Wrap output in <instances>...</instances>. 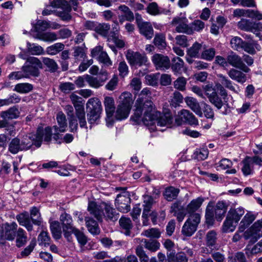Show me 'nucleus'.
<instances>
[{"instance_id":"1","label":"nucleus","mask_w":262,"mask_h":262,"mask_svg":"<svg viewBox=\"0 0 262 262\" xmlns=\"http://www.w3.org/2000/svg\"><path fill=\"white\" fill-rule=\"evenodd\" d=\"M151 93L149 88H144L139 95L136 101L133 119L137 123L143 124H150L151 120L147 119L150 115H158V113H154L155 105L148 98Z\"/></svg>"},{"instance_id":"2","label":"nucleus","mask_w":262,"mask_h":262,"mask_svg":"<svg viewBox=\"0 0 262 262\" xmlns=\"http://www.w3.org/2000/svg\"><path fill=\"white\" fill-rule=\"evenodd\" d=\"M79 0H50L49 5L42 11L43 15H57L58 16H71L76 15L73 11H78ZM77 15L79 16L78 14Z\"/></svg>"},{"instance_id":"3","label":"nucleus","mask_w":262,"mask_h":262,"mask_svg":"<svg viewBox=\"0 0 262 262\" xmlns=\"http://www.w3.org/2000/svg\"><path fill=\"white\" fill-rule=\"evenodd\" d=\"M88 210L91 214L98 221H102L104 216L107 220L115 221L119 217L118 214L116 213L115 209L110 205L102 203L100 205H98L94 202H90L88 207Z\"/></svg>"},{"instance_id":"4","label":"nucleus","mask_w":262,"mask_h":262,"mask_svg":"<svg viewBox=\"0 0 262 262\" xmlns=\"http://www.w3.org/2000/svg\"><path fill=\"white\" fill-rule=\"evenodd\" d=\"M244 213L245 210L243 207L230 209L223 223L222 231L225 233L233 232Z\"/></svg>"},{"instance_id":"5","label":"nucleus","mask_w":262,"mask_h":262,"mask_svg":"<svg viewBox=\"0 0 262 262\" xmlns=\"http://www.w3.org/2000/svg\"><path fill=\"white\" fill-rule=\"evenodd\" d=\"M120 103L118 105L116 112V118L122 120L128 117L133 103L132 94L129 92H124L120 96Z\"/></svg>"},{"instance_id":"6","label":"nucleus","mask_w":262,"mask_h":262,"mask_svg":"<svg viewBox=\"0 0 262 262\" xmlns=\"http://www.w3.org/2000/svg\"><path fill=\"white\" fill-rule=\"evenodd\" d=\"M201 222V214L194 213L189 215L182 228V234L187 237L192 236L196 231Z\"/></svg>"},{"instance_id":"7","label":"nucleus","mask_w":262,"mask_h":262,"mask_svg":"<svg viewBox=\"0 0 262 262\" xmlns=\"http://www.w3.org/2000/svg\"><path fill=\"white\" fill-rule=\"evenodd\" d=\"M42 68V62L36 57H29L27 61L22 67V69L27 74L28 78L30 76L38 77L39 75V70Z\"/></svg>"},{"instance_id":"8","label":"nucleus","mask_w":262,"mask_h":262,"mask_svg":"<svg viewBox=\"0 0 262 262\" xmlns=\"http://www.w3.org/2000/svg\"><path fill=\"white\" fill-rule=\"evenodd\" d=\"M126 58L132 67L135 68L147 66L148 64L147 57L145 54L128 50L125 54Z\"/></svg>"},{"instance_id":"9","label":"nucleus","mask_w":262,"mask_h":262,"mask_svg":"<svg viewBox=\"0 0 262 262\" xmlns=\"http://www.w3.org/2000/svg\"><path fill=\"white\" fill-rule=\"evenodd\" d=\"M54 130L53 127L48 126L45 128L43 127H38L36 134L34 135L35 139H34V145L37 147H39L42 141L43 140L47 143H50L53 137Z\"/></svg>"},{"instance_id":"10","label":"nucleus","mask_w":262,"mask_h":262,"mask_svg":"<svg viewBox=\"0 0 262 262\" xmlns=\"http://www.w3.org/2000/svg\"><path fill=\"white\" fill-rule=\"evenodd\" d=\"M156 112L158 113V115L157 116L150 115L151 116H150L149 119L151 120L150 121L151 123L144 124L145 125L152 126L156 123H157L158 125L160 126H170L171 125L173 121V118L170 112H167L162 115L160 112L157 111L155 108L154 113ZM147 119H149V117H147Z\"/></svg>"},{"instance_id":"11","label":"nucleus","mask_w":262,"mask_h":262,"mask_svg":"<svg viewBox=\"0 0 262 262\" xmlns=\"http://www.w3.org/2000/svg\"><path fill=\"white\" fill-rule=\"evenodd\" d=\"M262 229V219L256 221L244 233L246 239H250L251 242H255L261 236L260 232Z\"/></svg>"},{"instance_id":"12","label":"nucleus","mask_w":262,"mask_h":262,"mask_svg":"<svg viewBox=\"0 0 262 262\" xmlns=\"http://www.w3.org/2000/svg\"><path fill=\"white\" fill-rule=\"evenodd\" d=\"M56 119L58 125H54L53 126L54 130L53 139L57 141L59 139H61V135L60 133H63L66 132L67 127V120L66 116L62 112H59L57 114Z\"/></svg>"},{"instance_id":"13","label":"nucleus","mask_w":262,"mask_h":262,"mask_svg":"<svg viewBox=\"0 0 262 262\" xmlns=\"http://www.w3.org/2000/svg\"><path fill=\"white\" fill-rule=\"evenodd\" d=\"M108 73L105 70H101L99 75L96 77L89 75L88 84L90 86L98 89L104 85L105 81L108 79Z\"/></svg>"},{"instance_id":"14","label":"nucleus","mask_w":262,"mask_h":262,"mask_svg":"<svg viewBox=\"0 0 262 262\" xmlns=\"http://www.w3.org/2000/svg\"><path fill=\"white\" fill-rule=\"evenodd\" d=\"M151 60L157 70H166L170 67V60L167 56L161 54H155Z\"/></svg>"},{"instance_id":"15","label":"nucleus","mask_w":262,"mask_h":262,"mask_svg":"<svg viewBox=\"0 0 262 262\" xmlns=\"http://www.w3.org/2000/svg\"><path fill=\"white\" fill-rule=\"evenodd\" d=\"M178 117L175 119L178 125H181L185 122L190 125H197L198 121L194 116L187 110H182L178 113Z\"/></svg>"},{"instance_id":"16","label":"nucleus","mask_w":262,"mask_h":262,"mask_svg":"<svg viewBox=\"0 0 262 262\" xmlns=\"http://www.w3.org/2000/svg\"><path fill=\"white\" fill-rule=\"evenodd\" d=\"M227 60L228 64L234 68L239 69L245 73H249L250 71V68L243 62V59L234 53L232 52L228 55Z\"/></svg>"},{"instance_id":"17","label":"nucleus","mask_w":262,"mask_h":262,"mask_svg":"<svg viewBox=\"0 0 262 262\" xmlns=\"http://www.w3.org/2000/svg\"><path fill=\"white\" fill-rule=\"evenodd\" d=\"M130 198L128 194L124 193L118 194L115 200V205L118 209L122 212L126 213L130 210Z\"/></svg>"},{"instance_id":"18","label":"nucleus","mask_w":262,"mask_h":262,"mask_svg":"<svg viewBox=\"0 0 262 262\" xmlns=\"http://www.w3.org/2000/svg\"><path fill=\"white\" fill-rule=\"evenodd\" d=\"M188 23L186 17H175L172 21L177 32L191 34V29Z\"/></svg>"},{"instance_id":"19","label":"nucleus","mask_w":262,"mask_h":262,"mask_svg":"<svg viewBox=\"0 0 262 262\" xmlns=\"http://www.w3.org/2000/svg\"><path fill=\"white\" fill-rule=\"evenodd\" d=\"M136 22L140 33L147 39H151L154 35V30L150 23L144 21L141 17H136Z\"/></svg>"},{"instance_id":"20","label":"nucleus","mask_w":262,"mask_h":262,"mask_svg":"<svg viewBox=\"0 0 262 262\" xmlns=\"http://www.w3.org/2000/svg\"><path fill=\"white\" fill-rule=\"evenodd\" d=\"M17 227V224L14 222L5 224L1 233L2 237L9 241L14 239Z\"/></svg>"},{"instance_id":"21","label":"nucleus","mask_w":262,"mask_h":262,"mask_svg":"<svg viewBox=\"0 0 262 262\" xmlns=\"http://www.w3.org/2000/svg\"><path fill=\"white\" fill-rule=\"evenodd\" d=\"M228 205L225 201H220L216 204L214 210L215 218L217 221L221 222L227 212Z\"/></svg>"},{"instance_id":"22","label":"nucleus","mask_w":262,"mask_h":262,"mask_svg":"<svg viewBox=\"0 0 262 262\" xmlns=\"http://www.w3.org/2000/svg\"><path fill=\"white\" fill-rule=\"evenodd\" d=\"M217 77L219 81L218 83H220L222 85L236 94H238L241 92L239 88L237 86V88H236L234 86L233 82L226 76L222 74H219L217 75Z\"/></svg>"},{"instance_id":"23","label":"nucleus","mask_w":262,"mask_h":262,"mask_svg":"<svg viewBox=\"0 0 262 262\" xmlns=\"http://www.w3.org/2000/svg\"><path fill=\"white\" fill-rule=\"evenodd\" d=\"M243 71L238 70L235 69H231L227 72L229 77L233 80L241 83L244 84L247 80V75Z\"/></svg>"},{"instance_id":"24","label":"nucleus","mask_w":262,"mask_h":262,"mask_svg":"<svg viewBox=\"0 0 262 262\" xmlns=\"http://www.w3.org/2000/svg\"><path fill=\"white\" fill-rule=\"evenodd\" d=\"M261 47L256 40L245 41L242 50L250 55H254L257 51H260Z\"/></svg>"},{"instance_id":"25","label":"nucleus","mask_w":262,"mask_h":262,"mask_svg":"<svg viewBox=\"0 0 262 262\" xmlns=\"http://www.w3.org/2000/svg\"><path fill=\"white\" fill-rule=\"evenodd\" d=\"M104 104L107 116V120H112L115 109L114 100L111 97H105L104 98Z\"/></svg>"},{"instance_id":"26","label":"nucleus","mask_w":262,"mask_h":262,"mask_svg":"<svg viewBox=\"0 0 262 262\" xmlns=\"http://www.w3.org/2000/svg\"><path fill=\"white\" fill-rule=\"evenodd\" d=\"M204 201V199L202 197H198L192 200L187 206L186 212L189 215L196 213L195 212L200 208Z\"/></svg>"},{"instance_id":"27","label":"nucleus","mask_w":262,"mask_h":262,"mask_svg":"<svg viewBox=\"0 0 262 262\" xmlns=\"http://www.w3.org/2000/svg\"><path fill=\"white\" fill-rule=\"evenodd\" d=\"M60 221L62 225V230H70L73 231L76 228L73 226L71 216L67 213L64 212L60 215Z\"/></svg>"},{"instance_id":"28","label":"nucleus","mask_w":262,"mask_h":262,"mask_svg":"<svg viewBox=\"0 0 262 262\" xmlns=\"http://www.w3.org/2000/svg\"><path fill=\"white\" fill-rule=\"evenodd\" d=\"M256 219V215L252 212H247L239 223L238 231L243 232Z\"/></svg>"},{"instance_id":"29","label":"nucleus","mask_w":262,"mask_h":262,"mask_svg":"<svg viewBox=\"0 0 262 262\" xmlns=\"http://www.w3.org/2000/svg\"><path fill=\"white\" fill-rule=\"evenodd\" d=\"M85 225L88 231L93 235L99 234L100 230L98 223L89 216H85Z\"/></svg>"},{"instance_id":"30","label":"nucleus","mask_w":262,"mask_h":262,"mask_svg":"<svg viewBox=\"0 0 262 262\" xmlns=\"http://www.w3.org/2000/svg\"><path fill=\"white\" fill-rule=\"evenodd\" d=\"M184 66V61L179 57H174L171 59L170 67L175 75L181 74Z\"/></svg>"},{"instance_id":"31","label":"nucleus","mask_w":262,"mask_h":262,"mask_svg":"<svg viewBox=\"0 0 262 262\" xmlns=\"http://www.w3.org/2000/svg\"><path fill=\"white\" fill-rule=\"evenodd\" d=\"M16 219L19 224L25 226L28 231L32 230L33 226L28 213L26 212L17 215Z\"/></svg>"},{"instance_id":"32","label":"nucleus","mask_w":262,"mask_h":262,"mask_svg":"<svg viewBox=\"0 0 262 262\" xmlns=\"http://www.w3.org/2000/svg\"><path fill=\"white\" fill-rule=\"evenodd\" d=\"M211 22L212 26L210 31L213 34L217 35L219 28L224 26L226 23V20L225 17H212Z\"/></svg>"},{"instance_id":"33","label":"nucleus","mask_w":262,"mask_h":262,"mask_svg":"<svg viewBox=\"0 0 262 262\" xmlns=\"http://www.w3.org/2000/svg\"><path fill=\"white\" fill-rule=\"evenodd\" d=\"M147 11L152 15H157L160 14L171 15L170 10H165L159 8L156 3H151L149 4L147 8Z\"/></svg>"},{"instance_id":"34","label":"nucleus","mask_w":262,"mask_h":262,"mask_svg":"<svg viewBox=\"0 0 262 262\" xmlns=\"http://www.w3.org/2000/svg\"><path fill=\"white\" fill-rule=\"evenodd\" d=\"M185 102L190 108L196 115L200 117L202 116V112L200 104L196 99L191 97H188L185 98Z\"/></svg>"},{"instance_id":"35","label":"nucleus","mask_w":262,"mask_h":262,"mask_svg":"<svg viewBox=\"0 0 262 262\" xmlns=\"http://www.w3.org/2000/svg\"><path fill=\"white\" fill-rule=\"evenodd\" d=\"M86 105V108L89 111L98 112L102 111L101 102L100 100L96 97H93L89 99Z\"/></svg>"},{"instance_id":"36","label":"nucleus","mask_w":262,"mask_h":262,"mask_svg":"<svg viewBox=\"0 0 262 262\" xmlns=\"http://www.w3.org/2000/svg\"><path fill=\"white\" fill-rule=\"evenodd\" d=\"M35 137L34 135H26L20 140V146L21 150H27L29 149L34 144V139Z\"/></svg>"},{"instance_id":"37","label":"nucleus","mask_w":262,"mask_h":262,"mask_svg":"<svg viewBox=\"0 0 262 262\" xmlns=\"http://www.w3.org/2000/svg\"><path fill=\"white\" fill-rule=\"evenodd\" d=\"M234 16H262L258 11L237 9L234 11Z\"/></svg>"},{"instance_id":"38","label":"nucleus","mask_w":262,"mask_h":262,"mask_svg":"<svg viewBox=\"0 0 262 262\" xmlns=\"http://www.w3.org/2000/svg\"><path fill=\"white\" fill-rule=\"evenodd\" d=\"M172 212H174V215L177 217L178 222H181L184 219L186 216V212L183 209L182 206L179 205L177 203H174L171 206Z\"/></svg>"},{"instance_id":"39","label":"nucleus","mask_w":262,"mask_h":262,"mask_svg":"<svg viewBox=\"0 0 262 262\" xmlns=\"http://www.w3.org/2000/svg\"><path fill=\"white\" fill-rule=\"evenodd\" d=\"M70 99L75 107L76 112L84 110V101L81 97L73 93L70 96Z\"/></svg>"},{"instance_id":"40","label":"nucleus","mask_w":262,"mask_h":262,"mask_svg":"<svg viewBox=\"0 0 262 262\" xmlns=\"http://www.w3.org/2000/svg\"><path fill=\"white\" fill-rule=\"evenodd\" d=\"M243 166L242 171L244 176L251 174L253 171V164L251 161V157L247 156L242 162Z\"/></svg>"},{"instance_id":"41","label":"nucleus","mask_w":262,"mask_h":262,"mask_svg":"<svg viewBox=\"0 0 262 262\" xmlns=\"http://www.w3.org/2000/svg\"><path fill=\"white\" fill-rule=\"evenodd\" d=\"M216 233L215 231L212 230L209 231L206 236V245L211 250L216 248Z\"/></svg>"},{"instance_id":"42","label":"nucleus","mask_w":262,"mask_h":262,"mask_svg":"<svg viewBox=\"0 0 262 262\" xmlns=\"http://www.w3.org/2000/svg\"><path fill=\"white\" fill-rule=\"evenodd\" d=\"M215 217V212L213 208L212 203L210 202L208 203L205 212V218L206 223L209 225H212L214 222V218Z\"/></svg>"},{"instance_id":"43","label":"nucleus","mask_w":262,"mask_h":262,"mask_svg":"<svg viewBox=\"0 0 262 262\" xmlns=\"http://www.w3.org/2000/svg\"><path fill=\"white\" fill-rule=\"evenodd\" d=\"M50 229L52 236L56 239H59L61 237V230L60 224L58 221H53L50 223Z\"/></svg>"},{"instance_id":"44","label":"nucleus","mask_w":262,"mask_h":262,"mask_svg":"<svg viewBox=\"0 0 262 262\" xmlns=\"http://www.w3.org/2000/svg\"><path fill=\"white\" fill-rule=\"evenodd\" d=\"M183 97L182 95L179 92H174L172 95L170 97V105L174 108L180 106V104L183 102Z\"/></svg>"},{"instance_id":"45","label":"nucleus","mask_w":262,"mask_h":262,"mask_svg":"<svg viewBox=\"0 0 262 262\" xmlns=\"http://www.w3.org/2000/svg\"><path fill=\"white\" fill-rule=\"evenodd\" d=\"M64 47L65 46L63 43L57 42L48 47L46 49V52L49 55H55L60 51H62L64 49Z\"/></svg>"},{"instance_id":"46","label":"nucleus","mask_w":262,"mask_h":262,"mask_svg":"<svg viewBox=\"0 0 262 262\" xmlns=\"http://www.w3.org/2000/svg\"><path fill=\"white\" fill-rule=\"evenodd\" d=\"M27 47L28 52L32 55H39L42 54L43 53V48L40 46L36 44L31 43L28 42L27 43Z\"/></svg>"},{"instance_id":"47","label":"nucleus","mask_w":262,"mask_h":262,"mask_svg":"<svg viewBox=\"0 0 262 262\" xmlns=\"http://www.w3.org/2000/svg\"><path fill=\"white\" fill-rule=\"evenodd\" d=\"M179 189L173 187H169L167 188L164 192V196L165 199L168 201H171L176 199L179 193Z\"/></svg>"},{"instance_id":"48","label":"nucleus","mask_w":262,"mask_h":262,"mask_svg":"<svg viewBox=\"0 0 262 262\" xmlns=\"http://www.w3.org/2000/svg\"><path fill=\"white\" fill-rule=\"evenodd\" d=\"M141 242L143 243L145 248L151 252H155L160 248V243L157 241L142 239Z\"/></svg>"},{"instance_id":"49","label":"nucleus","mask_w":262,"mask_h":262,"mask_svg":"<svg viewBox=\"0 0 262 262\" xmlns=\"http://www.w3.org/2000/svg\"><path fill=\"white\" fill-rule=\"evenodd\" d=\"M27 241V236L25 234V231L21 229H18L16 239V245L18 247H20L25 245Z\"/></svg>"},{"instance_id":"50","label":"nucleus","mask_w":262,"mask_h":262,"mask_svg":"<svg viewBox=\"0 0 262 262\" xmlns=\"http://www.w3.org/2000/svg\"><path fill=\"white\" fill-rule=\"evenodd\" d=\"M33 89V85L29 83H20L15 85L14 91L19 93H28Z\"/></svg>"},{"instance_id":"51","label":"nucleus","mask_w":262,"mask_h":262,"mask_svg":"<svg viewBox=\"0 0 262 262\" xmlns=\"http://www.w3.org/2000/svg\"><path fill=\"white\" fill-rule=\"evenodd\" d=\"M9 151L12 154H16L22 151L20 146V139L17 138L13 139L9 145Z\"/></svg>"},{"instance_id":"52","label":"nucleus","mask_w":262,"mask_h":262,"mask_svg":"<svg viewBox=\"0 0 262 262\" xmlns=\"http://www.w3.org/2000/svg\"><path fill=\"white\" fill-rule=\"evenodd\" d=\"M119 224L120 226L125 230V234L127 235H129L130 230L133 227L130 219L122 217L119 220Z\"/></svg>"},{"instance_id":"53","label":"nucleus","mask_w":262,"mask_h":262,"mask_svg":"<svg viewBox=\"0 0 262 262\" xmlns=\"http://www.w3.org/2000/svg\"><path fill=\"white\" fill-rule=\"evenodd\" d=\"M202 47L201 44L195 42L187 50V55L190 57L198 58L199 57V52Z\"/></svg>"},{"instance_id":"54","label":"nucleus","mask_w":262,"mask_h":262,"mask_svg":"<svg viewBox=\"0 0 262 262\" xmlns=\"http://www.w3.org/2000/svg\"><path fill=\"white\" fill-rule=\"evenodd\" d=\"M1 116L5 120L16 118L18 116V110L16 108L11 107L7 111L2 112Z\"/></svg>"},{"instance_id":"55","label":"nucleus","mask_w":262,"mask_h":262,"mask_svg":"<svg viewBox=\"0 0 262 262\" xmlns=\"http://www.w3.org/2000/svg\"><path fill=\"white\" fill-rule=\"evenodd\" d=\"M154 42L155 46L160 49H164L166 46L165 35L163 34H156L154 39Z\"/></svg>"},{"instance_id":"56","label":"nucleus","mask_w":262,"mask_h":262,"mask_svg":"<svg viewBox=\"0 0 262 262\" xmlns=\"http://www.w3.org/2000/svg\"><path fill=\"white\" fill-rule=\"evenodd\" d=\"M30 216L31 220L34 224L40 225L42 220L39 210L36 207H33L30 211Z\"/></svg>"},{"instance_id":"57","label":"nucleus","mask_w":262,"mask_h":262,"mask_svg":"<svg viewBox=\"0 0 262 262\" xmlns=\"http://www.w3.org/2000/svg\"><path fill=\"white\" fill-rule=\"evenodd\" d=\"M141 235L149 238H158L161 235V232L158 229L152 228L144 230Z\"/></svg>"},{"instance_id":"58","label":"nucleus","mask_w":262,"mask_h":262,"mask_svg":"<svg viewBox=\"0 0 262 262\" xmlns=\"http://www.w3.org/2000/svg\"><path fill=\"white\" fill-rule=\"evenodd\" d=\"M39 38L44 41L53 42L57 40L58 37L55 32H48L40 34Z\"/></svg>"},{"instance_id":"59","label":"nucleus","mask_w":262,"mask_h":262,"mask_svg":"<svg viewBox=\"0 0 262 262\" xmlns=\"http://www.w3.org/2000/svg\"><path fill=\"white\" fill-rule=\"evenodd\" d=\"M73 233L76 236L77 240L81 246H84L87 243L86 236L79 229L76 228L73 231Z\"/></svg>"},{"instance_id":"60","label":"nucleus","mask_w":262,"mask_h":262,"mask_svg":"<svg viewBox=\"0 0 262 262\" xmlns=\"http://www.w3.org/2000/svg\"><path fill=\"white\" fill-rule=\"evenodd\" d=\"M245 41H243L240 37L235 36L230 40L231 48L236 51L242 50Z\"/></svg>"},{"instance_id":"61","label":"nucleus","mask_w":262,"mask_h":262,"mask_svg":"<svg viewBox=\"0 0 262 262\" xmlns=\"http://www.w3.org/2000/svg\"><path fill=\"white\" fill-rule=\"evenodd\" d=\"M38 241L39 245L47 247L50 244V237L46 231H42L38 235Z\"/></svg>"},{"instance_id":"62","label":"nucleus","mask_w":262,"mask_h":262,"mask_svg":"<svg viewBox=\"0 0 262 262\" xmlns=\"http://www.w3.org/2000/svg\"><path fill=\"white\" fill-rule=\"evenodd\" d=\"M42 62L45 65H46L51 72H55L58 68V65L56 61L53 59L48 57H43Z\"/></svg>"},{"instance_id":"63","label":"nucleus","mask_w":262,"mask_h":262,"mask_svg":"<svg viewBox=\"0 0 262 262\" xmlns=\"http://www.w3.org/2000/svg\"><path fill=\"white\" fill-rule=\"evenodd\" d=\"M187 80L183 77H180L173 82L174 88L181 91H184L186 88Z\"/></svg>"},{"instance_id":"64","label":"nucleus","mask_w":262,"mask_h":262,"mask_svg":"<svg viewBox=\"0 0 262 262\" xmlns=\"http://www.w3.org/2000/svg\"><path fill=\"white\" fill-rule=\"evenodd\" d=\"M215 54V49L214 48H209L205 49L202 52L201 57L205 60L211 61L214 57Z\"/></svg>"}]
</instances>
